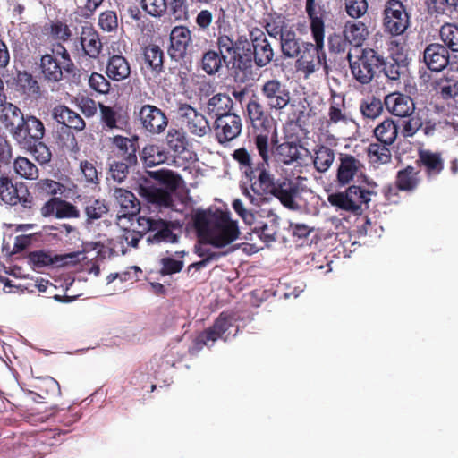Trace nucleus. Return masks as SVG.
<instances>
[{
    "instance_id": "nucleus-1",
    "label": "nucleus",
    "mask_w": 458,
    "mask_h": 458,
    "mask_svg": "<svg viewBox=\"0 0 458 458\" xmlns=\"http://www.w3.org/2000/svg\"><path fill=\"white\" fill-rule=\"evenodd\" d=\"M194 224L199 238L195 252L201 260L191 264L189 269L199 270L239 247L232 245L240 235L238 223L228 213L219 210L214 213H198Z\"/></svg>"
},
{
    "instance_id": "nucleus-2",
    "label": "nucleus",
    "mask_w": 458,
    "mask_h": 458,
    "mask_svg": "<svg viewBox=\"0 0 458 458\" xmlns=\"http://www.w3.org/2000/svg\"><path fill=\"white\" fill-rule=\"evenodd\" d=\"M257 150L264 162L258 167L259 174L250 186L242 185V195L255 207H260L268 202L273 198H276L280 202L290 209H298L299 205L295 199L298 195L297 185L290 180L284 179L282 182H276L275 176L269 169V160L271 152L267 148V136L258 138Z\"/></svg>"
},
{
    "instance_id": "nucleus-3",
    "label": "nucleus",
    "mask_w": 458,
    "mask_h": 458,
    "mask_svg": "<svg viewBox=\"0 0 458 458\" xmlns=\"http://www.w3.org/2000/svg\"><path fill=\"white\" fill-rule=\"evenodd\" d=\"M306 12L310 19V30L315 45L312 43H303L302 49L298 55L297 66L306 75H310L318 71L321 66L327 70L326 54L324 52V32L325 26L323 20L316 15L315 0H307Z\"/></svg>"
},
{
    "instance_id": "nucleus-4",
    "label": "nucleus",
    "mask_w": 458,
    "mask_h": 458,
    "mask_svg": "<svg viewBox=\"0 0 458 458\" xmlns=\"http://www.w3.org/2000/svg\"><path fill=\"white\" fill-rule=\"evenodd\" d=\"M234 314L223 312L216 319L214 325L200 333L193 341L190 352L194 353L200 351L204 346H212L217 339L227 341L230 335L235 336L238 333V327Z\"/></svg>"
},
{
    "instance_id": "nucleus-5",
    "label": "nucleus",
    "mask_w": 458,
    "mask_h": 458,
    "mask_svg": "<svg viewBox=\"0 0 458 458\" xmlns=\"http://www.w3.org/2000/svg\"><path fill=\"white\" fill-rule=\"evenodd\" d=\"M266 30L270 37L280 40L281 51L285 57L298 56L302 49L300 39L293 27L286 22L284 17H271L267 21Z\"/></svg>"
},
{
    "instance_id": "nucleus-6",
    "label": "nucleus",
    "mask_w": 458,
    "mask_h": 458,
    "mask_svg": "<svg viewBox=\"0 0 458 458\" xmlns=\"http://www.w3.org/2000/svg\"><path fill=\"white\" fill-rule=\"evenodd\" d=\"M350 68L353 77L361 84L369 83L377 69L383 64V56L372 48H365L356 60L348 54Z\"/></svg>"
},
{
    "instance_id": "nucleus-7",
    "label": "nucleus",
    "mask_w": 458,
    "mask_h": 458,
    "mask_svg": "<svg viewBox=\"0 0 458 458\" xmlns=\"http://www.w3.org/2000/svg\"><path fill=\"white\" fill-rule=\"evenodd\" d=\"M372 191L360 186H350L344 192L332 194L328 197L329 202L340 209L360 213L367 208L371 199Z\"/></svg>"
},
{
    "instance_id": "nucleus-8",
    "label": "nucleus",
    "mask_w": 458,
    "mask_h": 458,
    "mask_svg": "<svg viewBox=\"0 0 458 458\" xmlns=\"http://www.w3.org/2000/svg\"><path fill=\"white\" fill-rule=\"evenodd\" d=\"M248 115L255 128L254 143L261 137L267 138V148L271 152V145L276 142V131L272 121L266 114L263 106L256 99H251L247 105Z\"/></svg>"
},
{
    "instance_id": "nucleus-9",
    "label": "nucleus",
    "mask_w": 458,
    "mask_h": 458,
    "mask_svg": "<svg viewBox=\"0 0 458 458\" xmlns=\"http://www.w3.org/2000/svg\"><path fill=\"white\" fill-rule=\"evenodd\" d=\"M383 26L392 36L403 35L410 26V15L399 0H389L384 8Z\"/></svg>"
},
{
    "instance_id": "nucleus-10",
    "label": "nucleus",
    "mask_w": 458,
    "mask_h": 458,
    "mask_svg": "<svg viewBox=\"0 0 458 458\" xmlns=\"http://www.w3.org/2000/svg\"><path fill=\"white\" fill-rule=\"evenodd\" d=\"M85 258V255L81 252H72L69 254L58 256L52 255V253L49 251L37 250L29 254L28 262L33 270H40L50 266H74Z\"/></svg>"
},
{
    "instance_id": "nucleus-11",
    "label": "nucleus",
    "mask_w": 458,
    "mask_h": 458,
    "mask_svg": "<svg viewBox=\"0 0 458 458\" xmlns=\"http://www.w3.org/2000/svg\"><path fill=\"white\" fill-rule=\"evenodd\" d=\"M260 94L267 107L271 110L284 109L291 99L287 86L277 79H269L260 86Z\"/></svg>"
},
{
    "instance_id": "nucleus-12",
    "label": "nucleus",
    "mask_w": 458,
    "mask_h": 458,
    "mask_svg": "<svg viewBox=\"0 0 458 458\" xmlns=\"http://www.w3.org/2000/svg\"><path fill=\"white\" fill-rule=\"evenodd\" d=\"M0 200L6 205L20 204L24 208H30L32 198L27 190H18L12 179L7 175H0Z\"/></svg>"
},
{
    "instance_id": "nucleus-13",
    "label": "nucleus",
    "mask_w": 458,
    "mask_h": 458,
    "mask_svg": "<svg viewBox=\"0 0 458 458\" xmlns=\"http://www.w3.org/2000/svg\"><path fill=\"white\" fill-rule=\"evenodd\" d=\"M178 115L190 133L195 136L203 137L211 131L207 118L190 105H181Z\"/></svg>"
},
{
    "instance_id": "nucleus-14",
    "label": "nucleus",
    "mask_w": 458,
    "mask_h": 458,
    "mask_svg": "<svg viewBox=\"0 0 458 458\" xmlns=\"http://www.w3.org/2000/svg\"><path fill=\"white\" fill-rule=\"evenodd\" d=\"M139 118L142 128L151 134L162 133L168 124V118L158 107L144 105L139 111Z\"/></svg>"
},
{
    "instance_id": "nucleus-15",
    "label": "nucleus",
    "mask_w": 458,
    "mask_h": 458,
    "mask_svg": "<svg viewBox=\"0 0 458 458\" xmlns=\"http://www.w3.org/2000/svg\"><path fill=\"white\" fill-rule=\"evenodd\" d=\"M402 47H399V44L393 40L390 43V53L391 59L387 62H384L381 65H383V72L386 78L394 82L396 84L399 83L402 77H403L407 72V64L405 62L404 55L403 54Z\"/></svg>"
},
{
    "instance_id": "nucleus-16",
    "label": "nucleus",
    "mask_w": 458,
    "mask_h": 458,
    "mask_svg": "<svg viewBox=\"0 0 458 458\" xmlns=\"http://www.w3.org/2000/svg\"><path fill=\"white\" fill-rule=\"evenodd\" d=\"M25 118L20 108L12 103L6 104L2 109L0 121L15 141L24 140L21 127L25 124Z\"/></svg>"
},
{
    "instance_id": "nucleus-17",
    "label": "nucleus",
    "mask_w": 458,
    "mask_h": 458,
    "mask_svg": "<svg viewBox=\"0 0 458 458\" xmlns=\"http://www.w3.org/2000/svg\"><path fill=\"white\" fill-rule=\"evenodd\" d=\"M351 121L352 119L348 114L345 106L344 96L335 91H331L327 119L325 123L327 131H329L338 124L346 125Z\"/></svg>"
},
{
    "instance_id": "nucleus-18",
    "label": "nucleus",
    "mask_w": 458,
    "mask_h": 458,
    "mask_svg": "<svg viewBox=\"0 0 458 458\" xmlns=\"http://www.w3.org/2000/svg\"><path fill=\"white\" fill-rule=\"evenodd\" d=\"M242 119L234 113L218 117L215 121V132L220 143L237 138L242 131Z\"/></svg>"
},
{
    "instance_id": "nucleus-19",
    "label": "nucleus",
    "mask_w": 458,
    "mask_h": 458,
    "mask_svg": "<svg viewBox=\"0 0 458 458\" xmlns=\"http://www.w3.org/2000/svg\"><path fill=\"white\" fill-rule=\"evenodd\" d=\"M250 40L256 65L259 67L267 65L273 60L274 51L265 33L255 28L250 30Z\"/></svg>"
},
{
    "instance_id": "nucleus-20",
    "label": "nucleus",
    "mask_w": 458,
    "mask_h": 458,
    "mask_svg": "<svg viewBox=\"0 0 458 458\" xmlns=\"http://www.w3.org/2000/svg\"><path fill=\"white\" fill-rule=\"evenodd\" d=\"M384 103L387 111L398 117L411 116L415 110L411 98L399 92L386 95Z\"/></svg>"
},
{
    "instance_id": "nucleus-21",
    "label": "nucleus",
    "mask_w": 458,
    "mask_h": 458,
    "mask_svg": "<svg viewBox=\"0 0 458 458\" xmlns=\"http://www.w3.org/2000/svg\"><path fill=\"white\" fill-rule=\"evenodd\" d=\"M24 134L23 141H16L23 149H32L35 142L39 141L45 135L43 123L36 116L30 115L25 118V124L21 127Z\"/></svg>"
},
{
    "instance_id": "nucleus-22",
    "label": "nucleus",
    "mask_w": 458,
    "mask_h": 458,
    "mask_svg": "<svg viewBox=\"0 0 458 458\" xmlns=\"http://www.w3.org/2000/svg\"><path fill=\"white\" fill-rule=\"evenodd\" d=\"M423 60L428 69L440 72L448 64L449 53L443 45L430 44L424 50Z\"/></svg>"
},
{
    "instance_id": "nucleus-23",
    "label": "nucleus",
    "mask_w": 458,
    "mask_h": 458,
    "mask_svg": "<svg viewBox=\"0 0 458 458\" xmlns=\"http://www.w3.org/2000/svg\"><path fill=\"white\" fill-rule=\"evenodd\" d=\"M363 174V165L352 156L344 155L340 158L337 169V181L341 185L350 183L355 177Z\"/></svg>"
},
{
    "instance_id": "nucleus-24",
    "label": "nucleus",
    "mask_w": 458,
    "mask_h": 458,
    "mask_svg": "<svg viewBox=\"0 0 458 458\" xmlns=\"http://www.w3.org/2000/svg\"><path fill=\"white\" fill-rule=\"evenodd\" d=\"M136 221V229L124 230L121 236L122 241L125 242L127 245L131 247H137L138 242L145 233L153 232L157 219H154L143 215H139Z\"/></svg>"
},
{
    "instance_id": "nucleus-25",
    "label": "nucleus",
    "mask_w": 458,
    "mask_h": 458,
    "mask_svg": "<svg viewBox=\"0 0 458 458\" xmlns=\"http://www.w3.org/2000/svg\"><path fill=\"white\" fill-rule=\"evenodd\" d=\"M191 42V31L184 26L174 27L170 34L169 54L174 59L183 57Z\"/></svg>"
},
{
    "instance_id": "nucleus-26",
    "label": "nucleus",
    "mask_w": 458,
    "mask_h": 458,
    "mask_svg": "<svg viewBox=\"0 0 458 458\" xmlns=\"http://www.w3.org/2000/svg\"><path fill=\"white\" fill-rule=\"evenodd\" d=\"M233 158L237 162L240 171L250 184L257 180L259 174L258 167L264 162L262 157L261 161L254 164L250 153L246 148H240L233 151Z\"/></svg>"
},
{
    "instance_id": "nucleus-27",
    "label": "nucleus",
    "mask_w": 458,
    "mask_h": 458,
    "mask_svg": "<svg viewBox=\"0 0 458 458\" xmlns=\"http://www.w3.org/2000/svg\"><path fill=\"white\" fill-rule=\"evenodd\" d=\"M309 155L308 148L294 142H284L276 147V157L284 165L300 163Z\"/></svg>"
},
{
    "instance_id": "nucleus-28",
    "label": "nucleus",
    "mask_w": 458,
    "mask_h": 458,
    "mask_svg": "<svg viewBox=\"0 0 458 458\" xmlns=\"http://www.w3.org/2000/svg\"><path fill=\"white\" fill-rule=\"evenodd\" d=\"M137 140V137L130 139L120 135L114 136L112 138V144L115 148V155L129 164H136Z\"/></svg>"
},
{
    "instance_id": "nucleus-29",
    "label": "nucleus",
    "mask_w": 458,
    "mask_h": 458,
    "mask_svg": "<svg viewBox=\"0 0 458 458\" xmlns=\"http://www.w3.org/2000/svg\"><path fill=\"white\" fill-rule=\"evenodd\" d=\"M52 115L57 123L77 131H81L85 129L86 123L84 120L77 113L64 105L54 107Z\"/></svg>"
},
{
    "instance_id": "nucleus-30",
    "label": "nucleus",
    "mask_w": 458,
    "mask_h": 458,
    "mask_svg": "<svg viewBox=\"0 0 458 458\" xmlns=\"http://www.w3.org/2000/svg\"><path fill=\"white\" fill-rule=\"evenodd\" d=\"M114 197L121 208V214L118 217L134 216L139 211L138 199L131 191L123 188H115Z\"/></svg>"
},
{
    "instance_id": "nucleus-31",
    "label": "nucleus",
    "mask_w": 458,
    "mask_h": 458,
    "mask_svg": "<svg viewBox=\"0 0 458 458\" xmlns=\"http://www.w3.org/2000/svg\"><path fill=\"white\" fill-rule=\"evenodd\" d=\"M40 66L45 79L55 82L62 80L64 71L71 70V67H64V62L58 61L56 57L48 54L42 56Z\"/></svg>"
},
{
    "instance_id": "nucleus-32",
    "label": "nucleus",
    "mask_w": 458,
    "mask_h": 458,
    "mask_svg": "<svg viewBox=\"0 0 458 458\" xmlns=\"http://www.w3.org/2000/svg\"><path fill=\"white\" fill-rule=\"evenodd\" d=\"M344 37L354 47H360L369 32L366 24L360 21H348L344 27Z\"/></svg>"
},
{
    "instance_id": "nucleus-33",
    "label": "nucleus",
    "mask_w": 458,
    "mask_h": 458,
    "mask_svg": "<svg viewBox=\"0 0 458 458\" xmlns=\"http://www.w3.org/2000/svg\"><path fill=\"white\" fill-rule=\"evenodd\" d=\"M314 168L318 173H326L333 165L335 151L324 145L316 146L310 154Z\"/></svg>"
},
{
    "instance_id": "nucleus-34",
    "label": "nucleus",
    "mask_w": 458,
    "mask_h": 458,
    "mask_svg": "<svg viewBox=\"0 0 458 458\" xmlns=\"http://www.w3.org/2000/svg\"><path fill=\"white\" fill-rule=\"evenodd\" d=\"M82 49L90 58H97L101 51L102 43L97 31L90 27H83L81 34Z\"/></svg>"
},
{
    "instance_id": "nucleus-35",
    "label": "nucleus",
    "mask_w": 458,
    "mask_h": 458,
    "mask_svg": "<svg viewBox=\"0 0 458 458\" xmlns=\"http://www.w3.org/2000/svg\"><path fill=\"white\" fill-rule=\"evenodd\" d=\"M233 100L226 94H216L208 99L207 112L216 119L232 114Z\"/></svg>"
},
{
    "instance_id": "nucleus-36",
    "label": "nucleus",
    "mask_w": 458,
    "mask_h": 458,
    "mask_svg": "<svg viewBox=\"0 0 458 458\" xmlns=\"http://www.w3.org/2000/svg\"><path fill=\"white\" fill-rule=\"evenodd\" d=\"M419 159L428 177L436 176L443 170V160L439 153L423 149L419 153Z\"/></svg>"
},
{
    "instance_id": "nucleus-37",
    "label": "nucleus",
    "mask_w": 458,
    "mask_h": 458,
    "mask_svg": "<svg viewBox=\"0 0 458 458\" xmlns=\"http://www.w3.org/2000/svg\"><path fill=\"white\" fill-rule=\"evenodd\" d=\"M131 68L127 60L122 55H113L106 66L107 76L116 81H123L129 77Z\"/></svg>"
},
{
    "instance_id": "nucleus-38",
    "label": "nucleus",
    "mask_w": 458,
    "mask_h": 458,
    "mask_svg": "<svg viewBox=\"0 0 458 458\" xmlns=\"http://www.w3.org/2000/svg\"><path fill=\"white\" fill-rule=\"evenodd\" d=\"M235 53V67L244 69L251 63V44L245 36L233 40Z\"/></svg>"
},
{
    "instance_id": "nucleus-39",
    "label": "nucleus",
    "mask_w": 458,
    "mask_h": 458,
    "mask_svg": "<svg viewBox=\"0 0 458 458\" xmlns=\"http://www.w3.org/2000/svg\"><path fill=\"white\" fill-rule=\"evenodd\" d=\"M398 134L397 125L390 119L384 120L374 129V135L378 141L385 145H392Z\"/></svg>"
},
{
    "instance_id": "nucleus-40",
    "label": "nucleus",
    "mask_w": 458,
    "mask_h": 458,
    "mask_svg": "<svg viewBox=\"0 0 458 458\" xmlns=\"http://www.w3.org/2000/svg\"><path fill=\"white\" fill-rule=\"evenodd\" d=\"M165 142L170 150L178 154L183 153L189 145L185 131L173 127L166 133Z\"/></svg>"
},
{
    "instance_id": "nucleus-41",
    "label": "nucleus",
    "mask_w": 458,
    "mask_h": 458,
    "mask_svg": "<svg viewBox=\"0 0 458 458\" xmlns=\"http://www.w3.org/2000/svg\"><path fill=\"white\" fill-rule=\"evenodd\" d=\"M13 170L15 174L26 180L34 181L38 178L39 171L37 165L30 159L24 157H18L13 162Z\"/></svg>"
},
{
    "instance_id": "nucleus-42",
    "label": "nucleus",
    "mask_w": 458,
    "mask_h": 458,
    "mask_svg": "<svg viewBox=\"0 0 458 458\" xmlns=\"http://www.w3.org/2000/svg\"><path fill=\"white\" fill-rule=\"evenodd\" d=\"M184 250L176 251L174 256L163 257L159 260L160 273L164 276L180 272L183 267Z\"/></svg>"
},
{
    "instance_id": "nucleus-43",
    "label": "nucleus",
    "mask_w": 458,
    "mask_h": 458,
    "mask_svg": "<svg viewBox=\"0 0 458 458\" xmlns=\"http://www.w3.org/2000/svg\"><path fill=\"white\" fill-rule=\"evenodd\" d=\"M140 157L146 166L153 167L165 163L167 155L160 147L150 144L143 148Z\"/></svg>"
},
{
    "instance_id": "nucleus-44",
    "label": "nucleus",
    "mask_w": 458,
    "mask_h": 458,
    "mask_svg": "<svg viewBox=\"0 0 458 458\" xmlns=\"http://www.w3.org/2000/svg\"><path fill=\"white\" fill-rule=\"evenodd\" d=\"M153 232L155 233L153 236H149L148 241L152 243H159V242H170L174 243L177 242V235L174 234L170 229L168 224L162 220L157 219L156 226L154 227Z\"/></svg>"
},
{
    "instance_id": "nucleus-45",
    "label": "nucleus",
    "mask_w": 458,
    "mask_h": 458,
    "mask_svg": "<svg viewBox=\"0 0 458 458\" xmlns=\"http://www.w3.org/2000/svg\"><path fill=\"white\" fill-rule=\"evenodd\" d=\"M144 64L159 72L163 67V51L157 46L147 47L143 54Z\"/></svg>"
},
{
    "instance_id": "nucleus-46",
    "label": "nucleus",
    "mask_w": 458,
    "mask_h": 458,
    "mask_svg": "<svg viewBox=\"0 0 458 458\" xmlns=\"http://www.w3.org/2000/svg\"><path fill=\"white\" fill-rule=\"evenodd\" d=\"M34 190L42 195H63L66 191V187L52 179H41L34 185Z\"/></svg>"
},
{
    "instance_id": "nucleus-47",
    "label": "nucleus",
    "mask_w": 458,
    "mask_h": 458,
    "mask_svg": "<svg viewBox=\"0 0 458 458\" xmlns=\"http://www.w3.org/2000/svg\"><path fill=\"white\" fill-rule=\"evenodd\" d=\"M419 182L418 172L412 166L398 172L396 183L399 189L403 191L413 190Z\"/></svg>"
},
{
    "instance_id": "nucleus-48",
    "label": "nucleus",
    "mask_w": 458,
    "mask_h": 458,
    "mask_svg": "<svg viewBox=\"0 0 458 458\" xmlns=\"http://www.w3.org/2000/svg\"><path fill=\"white\" fill-rule=\"evenodd\" d=\"M388 145L372 143L368 148V157L369 162L376 164H386L391 160V152Z\"/></svg>"
},
{
    "instance_id": "nucleus-49",
    "label": "nucleus",
    "mask_w": 458,
    "mask_h": 458,
    "mask_svg": "<svg viewBox=\"0 0 458 458\" xmlns=\"http://www.w3.org/2000/svg\"><path fill=\"white\" fill-rule=\"evenodd\" d=\"M440 38L445 43V47L454 52H458V26L446 23L440 29Z\"/></svg>"
},
{
    "instance_id": "nucleus-50",
    "label": "nucleus",
    "mask_w": 458,
    "mask_h": 458,
    "mask_svg": "<svg viewBox=\"0 0 458 458\" xmlns=\"http://www.w3.org/2000/svg\"><path fill=\"white\" fill-rule=\"evenodd\" d=\"M217 46L219 49V55L224 58V62L226 63L227 59H229L228 63H232L233 66H235L237 64L235 62V51L233 40L230 37L226 35H221L217 38Z\"/></svg>"
},
{
    "instance_id": "nucleus-51",
    "label": "nucleus",
    "mask_w": 458,
    "mask_h": 458,
    "mask_svg": "<svg viewBox=\"0 0 458 458\" xmlns=\"http://www.w3.org/2000/svg\"><path fill=\"white\" fill-rule=\"evenodd\" d=\"M224 58L216 51H208L204 54L201 65L202 69L209 75L216 73L221 68Z\"/></svg>"
},
{
    "instance_id": "nucleus-52",
    "label": "nucleus",
    "mask_w": 458,
    "mask_h": 458,
    "mask_svg": "<svg viewBox=\"0 0 458 458\" xmlns=\"http://www.w3.org/2000/svg\"><path fill=\"white\" fill-rule=\"evenodd\" d=\"M271 224L262 223L259 226H255L254 232L259 237L266 243H270L276 241V233L277 229L276 216L271 214Z\"/></svg>"
},
{
    "instance_id": "nucleus-53",
    "label": "nucleus",
    "mask_w": 458,
    "mask_h": 458,
    "mask_svg": "<svg viewBox=\"0 0 458 458\" xmlns=\"http://www.w3.org/2000/svg\"><path fill=\"white\" fill-rule=\"evenodd\" d=\"M99 110L101 114V121L105 126L108 129L120 128L118 124L120 121V114L116 108L99 104Z\"/></svg>"
},
{
    "instance_id": "nucleus-54",
    "label": "nucleus",
    "mask_w": 458,
    "mask_h": 458,
    "mask_svg": "<svg viewBox=\"0 0 458 458\" xmlns=\"http://www.w3.org/2000/svg\"><path fill=\"white\" fill-rule=\"evenodd\" d=\"M360 109L364 117L375 119L382 113L383 106L378 98H370L360 104Z\"/></svg>"
},
{
    "instance_id": "nucleus-55",
    "label": "nucleus",
    "mask_w": 458,
    "mask_h": 458,
    "mask_svg": "<svg viewBox=\"0 0 458 458\" xmlns=\"http://www.w3.org/2000/svg\"><path fill=\"white\" fill-rule=\"evenodd\" d=\"M135 164H129L126 161H114L110 164V177L116 182H123L129 174V167Z\"/></svg>"
},
{
    "instance_id": "nucleus-56",
    "label": "nucleus",
    "mask_w": 458,
    "mask_h": 458,
    "mask_svg": "<svg viewBox=\"0 0 458 458\" xmlns=\"http://www.w3.org/2000/svg\"><path fill=\"white\" fill-rule=\"evenodd\" d=\"M107 207L99 199L89 200L85 207V212L89 219L96 220L102 217L107 212Z\"/></svg>"
},
{
    "instance_id": "nucleus-57",
    "label": "nucleus",
    "mask_w": 458,
    "mask_h": 458,
    "mask_svg": "<svg viewBox=\"0 0 458 458\" xmlns=\"http://www.w3.org/2000/svg\"><path fill=\"white\" fill-rule=\"evenodd\" d=\"M345 10L352 18H360L368 11L366 0H345Z\"/></svg>"
},
{
    "instance_id": "nucleus-58",
    "label": "nucleus",
    "mask_w": 458,
    "mask_h": 458,
    "mask_svg": "<svg viewBox=\"0 0 458 458\" xmlns=\"http://www.w3.org/2000/svg\"><path fill=\"white\" fill-rule=\"evenodd\" d=\"M142 8L151 16L160 17L167 8L165 0H141Z\"/></svg>"
},
{
    "instance_id": "nucleus-59",
    "label": "nucleus",
    "mask_w": 458,
    "mask_h": 458,
    "mask_svg": "<svg viewBox=\"0 0 458 458\" xmlns=\"http://www.w3.org/2000/svg\"><path fill=\"white\" fill-rule=\"evenodd\" d=\"M98 25L107 32L114 31L118 27L117 15L114 11H106L99 15Z\"/></svg>"
},
{
    "instance_id": "nucleus-60",
    "label": "nucleus",
    "mask_w": 458,
    "mask_h": 458,
    "mask_svg": "<svg viewBox=\"0 0 458 458\" xmlns=\"http://www.w3.org/2000/svg\"><path fill=\"white\" fill-rule=\"evenodd\" d=\"M438 93L444 98H452L458 94V82L454 80H440L437 83Z\"/></svg>"
},
{
    "instance_id": "nucleus-61",
    "label": "nucleus",
    "mask_w": 458,
    "mask_h": 458,
    "mask_svg": "<svg viewBox=\"0 0 458 458\" xmlns=\"http://www.w3.org/2000/svg\"><path fill=\"white\" fill-rule=\"evenodd\" d=\"M89 84L90 88L98 93L106 94L109 91V81L100 73L93 72L89 79Z\"/></svg>"
},
{
    "instance_id": "nucleus-62",
    "label": "nucleus",
    "mask_w": 458,
    "mask_h": 458,
    "mask_svg": "<svg viewBox=\"0 0 458 458\" xmlns=\"http://www.w3.org/2000/svg\"><path fill=\"white\" fill-rule=\"evenodd\" d=\"M80 213L72 204L59 199L56 218L79 217Z\"/></svg>"
},
{
    "instance_id": "nucleus-63",
    "label": "nucleus",
    "mask_w": 458,
    "mask_h": 458,
    "mask_svg": "<svg viewBox=\"0 0 458 458\" xmlns=\"http://www.w3.org/2000/svg\"><path fill=\"white\" fill-rule=\"evenodd\" d=\"M149 201L158 207L169 208L172 204L170 194L161 190H154L149 194Z\"/></svg>"
},
{
    "instance_id": "nucleus-64",
    "label": "nucleus",
    "mask_w": 458,
    "mask_h": 458,
    "mask_svg": "<svg viewBox=\"0 0 458 458\" xmlns=\"http://www.w3.org/2000/svg\"><path fill=\"white\" fill-rule=\"evenodd\" d=\"M170 11L174 19H186L188 15L187 0H172L170 3Z\"/></svg>"
}]
</instances>
